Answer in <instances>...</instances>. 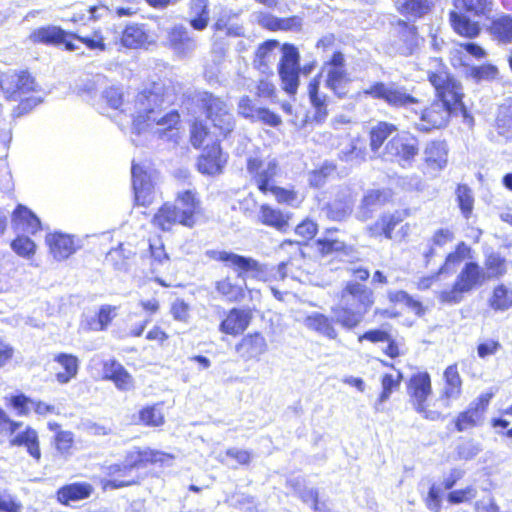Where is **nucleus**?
<instances>
[{"label": "nucleus", "mask_w": 512, "mask_h": 512, "mask_svg": "<svg viewBox=\"0 0 512 512\" xmlns=\"http://www.w3.org/2000/svg\"><path fill=\"white\" fill-rule=\"evenodd\" d=\"M168 42L174 53L181 57H191L197 49V41L183 25H175L168 33Z\"/></svg>", "instance_id": "nucleus-15"}, {"label": "nucleus", "mask_w": 512, "mask_h": 512, "mask_svg": "<svg viewBox=\"0 0 512 512\" xmlns=\"http://www.w3.org/2000/svg\"><path fill=\"white\" fill-rule=\"evenodd\" d=\"M173 456L161 451L152 449H133L129 451L125 457L124 463L132 471L136 467L146 466L148 463L161 465H170Z\"/></svg>", "instance_id": "nucleus-16"}, {"label": "nucleus", "mask_w": 512, "mask_h": 512, "mask_svg": "<svg viewBox=\"0 0 512 512\" xmlns=\"http://www.w3.org/2000/svg\"><path fill=\"white\" fill-rule=\"evenodd\" d=\"M482 451L479 443L472 440L466 441L457 447V456L461 460H471Z\"/></svg>", "instance_id": "nucleus-62"}, {"label": "nucleus", "mask_w": 512, "mask_h": 512, "mask_svg": "<svg viewBox=\"0 0 512 512\" xmlns=\"http://www.w3.org/2000/svg\"><path fill=\"white\" fill-rule=\"evenodd\" d=\"M455 195L463 217L469 219L474 208V196L471 188L465 184L458 185Z\"/></svg>", "instance_id": "nucleus-49"}, {"label": "nucleus", "mask_w": 512, "mask_h": 512, "mask_svg": "<svg viewBox=\"0 0 512 512\" xmlns=\"http://www.w3.org/2000/svg\"><path fill=\"white\" fill-rule=\"evenodd\" d=\"M0 88L7 99L18 101V109L27 112L41 102L40 97L25 98L30 92H37L39 85L35 78L27 71L8 70L0 75Z\"/></svg>", "instance_id": "nucleus-4"}, {"label": "nucleus", "mask_w": 512, "mask_h": 512, "mask_svg": "<svg viewBox=\"0 0 512 512\" xmlns=\"http://www.w3.org/2000/svg\"><path fill=\"white\" fill-rule=\"evenodd\" d=\"M424 158L429 167L442 170L448 162V150L445 142H429L424 150Z\"/></svg>", "instance_id": "nucleus-35"}, {"label": "nucleus", "mask_w": 512, "mask_h": 512, "mask_svg": "<svg viewBox=\"0 0 512 512\" xmlns=\"http://www.w3.org/2000/svg\"><path fill=\"white\" fill-rule=\"evenodd\" d=\"M68 34L59 27L48 26L34 30L30 35L33 43L60 44Z\"/></svg>", "instance_id": "nucleus-41"}, {"label": "nucleus", "mask_w": 512, "mask_h": 512, "mask_svg": "<svg viewBox=\"0 0 512 512\" xmlns=\"http://www.w3.org/2000/svg\"><path fill=\"white\" fill-rule=\"evenodd\" d=\"M418 140L409 133L394 136L385 147L387 159L399 162L403 167L410 165L418 154Z\"/></svg>", "instance_id": "nucleus-12"}, {"label": "nucleus", "mask_w": 512, "mask_h": 512, "mask_svg": "<svg viewBox=\"0 0 512 512\" xmlns=\"http://www.w3.org/2000/svg\"><path fill=\"white\" fill-rule=\"evenodd\" d=\"M322 73L325 74V86L337 97L347 95L350 77L345 68V58L341 52H335L331 59L324 63Z\"/></svg>", "instance_id": "nucleus-10"}, {"label": "nucleus", "mask_w": 512, "mask_h": 512, "mask_svg": "<svg viewBox=\"0 0 512 512\" xmlns=\"http://www.w3.org/2000/svg\"><path fill=\"white\" fill-rule=\"evenodd\" d=\"M334 231L327 230L324 237L317 240L319 252L324 255H332L334 253L348 254L349 247L341 240L334 238Z\"/></svg>", "instance_id": "nucleus-47"}, {"label": "nucleus", "mask_w": 512, "mask_h": 512, "mask_svg": "<svg viewBox=\"0 0 512 512\" xmlns=\"http://www.w3.org/2000/svg\"><path fill=\"white\" fill-rule=\"evenodd\" d=\"M407 392L411 403L416 411H423V404L426 403L431 394V379L428 373L420 372L413 375L409 381Z\"/></svg>", "instance_id": "nucleus-18"}, {"label": "nucleus", "mask_w": 512, "mask_h": 512, "mask_svg": "<svg viewBox=\"0 0 512 512\" xmlns=\"http://www.w3.org/2000/svg\"><path fill=\"white\" fill-rule=\"evenodd\" d=\"M247 172L257 184L258 189L266 194L275 177L280 173L279 163L274 157L264 156L261 152H255L248 156L246 161Z\"/></svg>", "instance_id": "nucleus-8"}, {"label": "nucleus", "mask_w": 512, "mask_h": 512, "mask_svg": "<svg viewBox=\"0 0 512 512\" xmlns=\"http://www.w3.org/2000/svg\"><path fill=\"white\" fill-rule=\"evenodd\" d=\"M490 33L500 42H512V16L503 14L493 19L490 26Z\"/></svg>", "instance_id": "nucleus-45"}, {"label": "nucleus", "mask_w": 512, "mask_h": 512, "mask_svg": "<svg viewBox=\"0 0 512 512\" xmlns=\"http://www.w3.org/2000/svg\"><path fill=\"white\" fill-rule=\"evenodd\" d=\"M10 446L25 447L27 452L36 460L41 457L38 434L36 430L27 426L24 430L18 429L9 435Z\"/></svg>", "instance_id": "nucleus-29"}, {"label": "nucleus", "mask_w": 512, "mask_h": 512, "mask_svg": "<svg viewBox=\"0 0 512 512\" xmlns=\"http://www.w3.org/2000/svg\"><path fill=\"white\" fill-rule=\"evenodd\" d=\"M488 277H498L505 273V262L498 254L491 253L486 258Z\"/></svg>", "instance_id": "nucleus-61"}, {"label": "nucleus", "mask_w": 512, "mask_h": 512, "mask_svg": "<svg viewBox=\"0 0 512 512\" xmlns=\"http://www.w3.org/2000/svg\"><path fill=\"white\" fill-rule=\"evenodd\" d=\"M215 288L219 294L229 301H239L244 297V290L241 286L233 284L229 278L216 282Z\"/></svg>", "instance_id": "nucleus-53"}, {"label": "nucleus", "mask_w": 512, "mask_h": 512, "mask_svg": "<svg viewBox=\"0 0 512 512\" xmlns=\"http://www.w3.org/2000/svg\"><path fill=\"white\" fill-rule=\"evenodd\" d=\"M94 491L93 486L87 482H75L58 489L57 499L62 504L80 501L89 498Z\"/></svg>", "instance_id": "nucleus-31"}, {"label": "nucleus", "mask_w": 512, "mask_h": 512, "mask_svg": "<svg viewBox=\"0 0 512 512\" xmlns=\"http://www.w3.org/2000/svg\"><path fill=\"white\" fill-rule=\"evenodd\" d=\"M282 58L279 64V75L284 90L293 95L299 86V52L291 44H284L282 47Z\"/></svg>", "instance_id": "nucleus-11"}, {"label": "nucleus", "mask_w": 512, "mask_h": 512, "mask_svg": "<svg viewBox=\"0 0 512 512\" xmlns=\"http://www.w3.org/2000/svg\"><path fill=\"white\" fill-rule=\"evenodd\" d=\"M102 99L108 107L129 115L133 132L138 135L149 132L162 137L166 131L175 128L180 120L177 111H164L163 106L170 105L173 98L160 83H153L143 89L134 97L133 102L124 101L122 91L114 86L103 91Z\"/></svg>", "instance_id": "nucleus-1"}, {"label": "nucleus", "mask_w": 512, "mask_h": 512, "mask_svg": "<svg viewBox=\"0 0 512 512\" xmlns=\"http://www.w3.org/2000/svg\"><path fill=\"white\" fill-rule=\"evenodd\" d=\"M470 253L471 249L468 245L464 242L459 243L455 251L447 255L445 263L439 269V273L447 272L465 259L471 258Z\"/></svg>", "instance_id": "nucleus-51"}, {"label": "nucleus", "mask_w": 512, "mask_h": 512, "mask_svg": "<svg viewBox=\"0 0 512 512\" xmlns=\"http://www.w3.org/2000/svg\"><path fill=\"white\" fill-rule=\"evenodd\" d=\"M432 63L439 67L435 72H428L429 81L436 90L437 98L442 99L443 94L445 93L449 94V92H457V101H462L463 93L461 85L454 79L450 78L443 70L439 59H432Z\"/></svg>", "instance_id": "nucleus-17"}, {"label": "nucleus", "mask_w": 512, "mask_h": 512, "mask_svg": "<svg viewBox=\"0 0 512 512\" xmlns=\"http://www.w3.org/2000/svg\"><path fill=\"white\" fill-rule=\"evenodd\" d=\"M12 250L20 257L30 259L36 252V244L29 237L18 235L11 242Z\"/></svg>", "instance_id": "nucleus-54"}, {"label": "nucleus", "mask_w": 512, "mask_h": 512, "mask_svg": "<svg viewBox=\"0 0 512 512\" xmlns=\"http://www.w3.org/2000/svg\"><path fill=\"white\" fill-rule=\"evenodd\" d=\"M149 35L142 25L134 24L125 28L122 33L121 42L128 48H139L149 42Z\"/></svg>", "instance_id": "nucleus-44"}, {"label": "nucleus", "mask_w": 512, "mask_h": 512, "mask_svg": "<svg viewBox=\"0 0 512 512\" xmlns=\"http://www.w3.org/2000/svg\"><path fill=\"white\" fill-rule=\"evenodd\" d=\"M366 96L385 101L393 107L413 108L418 100L396 83L375 82L362 92Z\"/></svg>", "instance_id": "nucleus-9"}, {"label": "nucleus", "mask_w": 512, "mask_h": 512, "mask_svg": "<svg viewBox=\"0 0 512 512\" xmlns=\"http://www.w3.org/2000/svg\"><path fill=\"white\" fill-rule=\"evenodd\" d=\"M320 82L318 78H314L308 85V94L310 103L314 109V120L318 123H322L328 116V97L324 93L319 91Z\"/></svg>", "instance_id": "nucleus-33"}, {"label": "nucleus", "mask_w": 512, "mask_h": 512, "mask_svg": "<svg viewBox=\"0 0 512 512\" xmlns=\"http://www.w3.org/2000/svg\"><path fill=\"white\" fill-rule=\"evenodd\" d=\"M491 308L497 311H505L512 307V291L504 285L494 288L489 300Z\"/></svg>", "instance_id": "nucleus-50"}, {"label": "nucleus", "mask_w": 512, "mask_h": 512, "mask_svg": "<svg viewBox=\"0 0 512 512\" xmlns=\"http://www.w3.org/2000/svg\"><path fill=\"white\" fill-rule=\"evenodd\" d=\"M268 350L265 337L260 333L244 336L236 345V351L244 360L259 359Z\"/></svg>", "instance_id": "nucleus-23"}, {"label": "nucleus", "mask_w": 512, "mask_h": 512, "mask_svg": "<svg viewBox=\"0 0 512 512\" xmlns=\"http://www.w3.org/2000/svg\"><path fill=\"white\" fill-rule=\"evenodd\" d=\"M480 418L481 416L479 415L477 409H472L470 407L468 410L461 412L458 415L456 420V429L459 432H462L471 427H474Z\"/></svg>", "instance_id": "nucleus-58"}, {"label": "nucleus", "mask_w": 512, "mask_h": 512, "mask_svg": "<svg viewBox=\"0 0 512 512\" xmlns=\"http://www.w3.org/2000/svg\"><path fill=\"white\" fill-rule=\"evenodd\" d=\"M450 22L457 34L467 38H475L481 31L477 21L471 20L467 15L461 12L451 11Z\"/></svg>", "instance_id": "nucleus-37"}, {"label": "nucleus", "mask_w": 512, "mask_h": 512, "mask_svg": "<svg viewBox=\"0 0 512 512\" xmlns=\"http://www.w3.org/2000/svg\"><path fill=\"white\" fill-rule=\"evenodd\" d=\"M290 214L269 205H262L259 211V220L263 225L278 231H286L289 227Z\"/></svg>", "instance_id": "nucleus-34"}, {"label": "nucleus", "mask_w": 512, "mask_h": 512, "mask_svg": "<svg viewBox=\"0 0 512 512\" xmlns=\"http://www.w3.org/2000/svg\"><path fill=\"white\" fill-rule=\"evenodd\" d=\"M405 216V213L399 211L382 215L373 225L369 226L370 235L373 237L384 235L390 240L403 239L409 232V225H402L396 232L395 228L403 222Z\"/></svg>", "instance_id": "nucleus-13"}, {"label": "nucleus", "mask_w": 512, "mask_h": 512, "mask_svg": "<svg viewBox=\"0 0 512 512\" xmlns=\"http://www.w3.org/2000/svg\"><path fill=\"white\" fill-rule=\"evenodd\" d=\"M402 375L398 373L396 376L392 374H385L382 378V393L380 394L378 400L375 403V410L382 411V404L385 403L389 398L393 391V389L397 388L400 384Z\"/></svg>", "instance_id": "nucleus-52"}, {"label": "nucleus", "mask_w": 512, "mask_h": 512, "mask_svg": "<svg viewBox=\"0 0 512 512\" xmlns=\"http://www.w3.org/2000/svg\"><path fill=\"white\" fill-rule=\"evenodd\" d=\"M278 45L279 43L277 41L269 40L257 49L254 63L263 73L270 71L271 64L276 60L275 50Z\"/></svg>", "instance_id": "nucleus-42"}, {"label": "nucleus", "mask_w": 512, "mask_h": 512, "mask_svg": "<svg viewBox=\"0 0 512 512\" xmlns=\"http://www.w3.org/2000/svg\"><path fill=\"white\" fill-rule=\"evenodd\" d=\"M131 173L136 203L141 206L149 205L153 199V184L150 176L137 164L132 165Z\"/></svg>", "instance_id": "nucleus-21"}, {"label": "nucleus", "mask_w": 512, "mask_h": 512, "mask_svg": "<svg viewBox=\"0 0 512 512\" xmlns=\"http://www.w3.org/2000/svg\"><path fill=\"white\" fill-rule=\"evenodd\" d=\"M71 36L84 43L90 50L104 51L106 48L104 37L100 30H94L89 34H84L82 31H78L75 34H71Z\"/></svg>", "instance_id": "nucleus-56"}, {"label": "nucleus", "mask_w": 512, "mask_h": 512, "mask_svg": "<svg viewBox=\"0 0 512 512\" xmlns=\"http://www.w3.org/2000/svg\"><path fill=\"white\" fill-rule=\"evenodd\" d=\"M457 92L443 94V98H437L429 106L421 109L412 108L415 127L420 131L428 132L432 129L445 127L452 113L464 110L462 101H457Z\"/></svg>", "instance_id": "nucleus-3"}, {"label": "nucleus", "mask_w": 512, "mask_h": 512, "mask_svg": "<svg viewBox=\"0 0 512 512\" xmlns=\"http://www.w3.org/2000/svg\"><path fill=\"white\" fill-rule=\"evenodd\" d=\"M477 496V488L474 485H469L465 488L452 490L447 494V501L450 504L457 505L461 503H468L475 499Z\"/></svg>", "instance_id": "nucleus-57"}, {"label": "nucleus", "mask_w": 512, "mask_h": 512, "mask_svg": "<svg viewBox=\"0 0 512 512\" xmlns=\"http://www.w3.org/2000/svg\"><path fill=\"white\" fill-rule=\"evenodd\" d=\"M392 25L399 38L396 42L397 52L404 56L412 55L419 44L416 27L401 19H396Z\"/></svg>", "instance_id": "nucleus-19"}, {"label": "nucleus", "mask_w": 512, "mask_h": 512, "mask_svg": "<svg viewBox=\"0 0 512 512\" xmlns=\"http://www.w3.org/2000/svg\"><path fill=\"white\" fill-rule=\"evenodd\" d=\"M430 0H397V10L407 16L420 18L426 15L431 9Z\"/></svg>", "instance_id": "nucleus-46"}, {"label": "nucleus", "mask_w": 512, "mask_h": 512, "mask_svg": "<svg viewBox=\"0 0 512 512\" xmlns=\"http://www.w3.org/2000/svg\"><path fill=\"white\" fill-rule=\"evenodd\" d=\"M227 159L223 155L220 145L214 142L211 146L207 145L198 159V170L202 174L215 175L222 171Z\"/></svg>", "instance_id": "nucleus-20"}, {"label": "nucleus", "mask_w": 512, "mask_h": 512, "mask_svg": "<svg viewBox=\"0 0 512 512\" xmlns=\"http://www.w3.org/2000/svg\"><path fill=\"white\" fill-rule=\"evenodd\" d=\"M12 226L17 232L33 235L40 230L41 222L27 207L18 205L12 215Z\"/></svg>", "instance_id": "nucleus-30"}, {"label": "nucleus", "mask_w": 512, "mask_h": 512, "mask_svg": "<svg viewBox=\"0 0 512 512\" xmlns=\"http://www.w3.org/2000/svg\"><path fill=\"white\" fill-rule=\"evenodd\" d=\"M354 200L350 194H344L342 197H339L328 203L323 211L327 218L334 221H341L347 218L352 213Z\"/></svg>", "instance_id": "nucleus-40"}, {"label": "nucleus", "mask_w": 512, "mask_h": 512, "mask_svg": "<svg viewBox=\"0 0 512 512\" xmlns=\"http://www.w3.org/2000/svg\"><path fill=\"white\" fill-rule=\"evenodd\" d=\"M192 101L205 110L207 118L219 130L220 135L226 136L235 127L234 116L227 103L221 98L207 91H197Z\"/></svg>", "instance_id": "nucleus-7"}, {"label": "nucleus", "mask_w": 512, "mask_h": 512, "mask_svg": "<svg viewBox=\"0 0 512 512\" xmlns=\"http://www.w3.org/2000/svg\"><path fill=\"white\" fill-rule=\"evenodd\" d=\"M174 320L187 323L190 317V307L182 299H176L170 309Z\"/></svg>", "instance_id": "nucleus-64"}, {"label": "nucleus", "mask_w": 512, "mask_h": 512, "mask_svg": "<svg viewBox=\"0 0 512 512\" xmlns=\"http://www.w3.org/2000/svg\"><path fill=\"white\" fill-rule=\"evenodd\" d=\"M115 316L116 307L111 305H103L96 315V319H94L92 323L89 324V329L94 331L105 330Z\"/></svg>", "instance_id": "nucleus-55"}, {"label": "nucleus", "mask_w": 512, "mask_h": 512, "mask_svg": "<svg viewBox=\"0 0 512 512\" xmlns=\"http://www.w3.org/2000/svg\"><path fill=\"white\" fill-rule=\"evenodd\" d=\"M498 70L491 64H485L481 66H473L470 69V76L477 81L481 80H492L496 78Z\"/></svg>", "instance_id": "nucleus-63"}, {"label": "nucleus", "mask_w": 512, "mask_h": 512, "mask_svg": "<svg viewBox=\"0 0 512 512\" xmlns=\"http://www.w3.org/2000/svg\"><path fill=\"white\" fill-rule=\"evenodd\" d=\"M45 241L49 247L50 254L57 261L69 258L81 247L79 239L62 232L47 234Z\"/></svg>", "instance_id": "nucleus-14"}, {"label": "nucleus", "mask_w": 512, "mask_h": 512, "mask_svg": "<svg viewBox=\"0 0 512 512\" xmlns=\"http://www.w3.org/2000/svg\"><path fill=\"white\" fill-rule=\"evenodd\" d=\"M374 304L373 291L357 282H347L340 293L339 303L331 307L334 320L341 327H357Z\"/></svg>", "instance_id": "nucleus-2"}, {"label": "nucleus", "mask_w": 512, "mask_h": 512, "mask_svg": "<svg viewBox=\"0 0 512 512\" xmlns=\"http://www.w3.org/2000/svg\"><path fill=\"white\" fill-rule=\"evenodd\" d=\"M54 362L59 365L55 378L60 384H67L76 377L79 370V360L76 356L67 353L55 355Z\"/></svg>", "instance_id": "nucleus-32"}, {"label": "nucleus", "mask_w": 512, "mask_h": 512, "mask_svg": "<svg viewBox=\"0 0 512 512\" xmlns=\"http://www.w3.org/2000/svg\"><path fill=\"white\" fill-rule=\"evenodd\" d=\"M206 255L213 260L227 263L247 276L261 281H268L271 278L283 280L286 277L287 264L282 262L277 268H269L267 265L260 264L258 261L244 257L232 252L208 250Z\"/></svg>", "instance_id": "nucleus-5"}, {"label": "nucleus", "mask_w": 512, "mask_h": 512, "mask_svg": "<svg viewBox=\"0 0 512 512\" xmlns=\"http://www.w3.org/2000/svg\"><path fill=\"white\" fill-rule=\"evenodd\" d=\"M140 420L149 426H160L164 423V416L159 407H146L140 411Z\"/></svg>", "instance_id": "nucleus-59"}, {"label": "nucleus", "mask_w": 512, "mask_h": 512, "mask_svg": "<svg viewBox=\"0 0 512 512\" xmlns=\"http://www.w3.org/2000/svg\"><path fill=\"white\" fill-rule=\"evenodd\" d=\"M445 385L442 392L445 407H449L450 400L459 398L461 394L462 381L456 365H450L444 371Z\"/></svg>", "instance_id": "nucleus-36"}, {"label": "nucleus", "mask_w": 512, "mask_h": 512, "mask_svg": "<svg viewBox=\"0 0 512 512\" xmlns=\"http://www.w3.org/2000/svg\"><path fill=\"white\" fill-rule=\"evenodd\" d=\"M209 1L191 0L189 4V22L193 29L202 31L209 23Z\"/></svg>", "instance_id": "nucleus-39"}, {"label": "nucleus", "mask_w": 512, "mask_h": 512, "mask_svg": "<svg viewBox=\"0 0 512 512\" xmlns=\"http://www.w3.org/2000/svg\"><path fill=\"white\" fill-rule=\"evenodd\" d=\"M392 197V193L388 189L383 190H370L363 197L360 206L356 211V218L361 221L368 220L372 213L388 202Z\"/></svg>", "instance_id": "nucleus-22"}, {"label": "nucleus", "mask_w": 512, "mask_h": 512, "mask_svg": "<svg viewBox=\"0 0 512 512\" xmlns=\"http://www.w3.org/2000/svg\"><path fill=\"white\" fill-rule=\"evenodd\" d=\"M251 312L245 309L233 308L219 325V330L228 335H239L249 326Z\"/></svg>", "instance_id": "nucleus-24"}, {"label": "nucleus", "mask_w": 512, "mask_h": 512, "mask_svg": "<svg viewBox=\"0 0 512 512\" xmlns=\"http://www.w3.org/2000/svg\"><path fill=\"white\" fill-rule=\"evenodd\" d=\"M333 321H335L334 318L330 319L322 313L312 312L304 317L302 323L308 330L330 340H335L338 337V332L333 325Z\"/></svg>", "instance_id": "nucleus-28"}, {"label": "nucleus", "mask_w": 512, "mask_h": 512, "mask_svg": "<svg viewBox=\"0 0 512 512\" xmlns=\"http://www.w3.org/2000/svg\"><path fill=\"white\" fill-rule=\"evenodd\" d=\"M177 210L181 214V224L187 227H193L195 224V214L199 211V200L192 190H186L178 194L176 199Z\"/></svg>", "instance_id": "nucleus-27"}, {"label": "nucleus", "mask_w": 512, "mask_h": 512, "mask_svg": "<svg viewBox=\"0 0 512 512\" xmlns=\"http://www.w3.org/2000/svg\"><path fill=\"white\" fill-rule=\"evenodd\" d=\"M454 5L473 17L488 19L493 12L494 0H454Z\"/></svg>", "instance_id": "nucleus-38"}, {"label": "nucleus", "mask_w": 512, "mask_h": 512, "mask_svg": "<svg viewBox=\"0 0 512 512\" xmlns=\"http://www.w3.org/2000/svg\"><path fill=\"white\" fill-rule=\"evenodd\" d=\"M10 404L15 410H17L18 415L20 416H27L31 411H34L40 416L56 413V407L54 405L31 399L24 394L12 396Z\"/></svg>", "instance_id": "nucleus-25"}, {"label": "nucleus", "mask_w": 512, "mask_h": 512, "mask_svg": "<svg viewBox=\"0 0 512 512\" xmlns=\"http://www.w3.org/2000/svg\"><path fill=\"white\" fill-rule=\"evenodd\" d=\"M105 379L113 381L117 389L130 391L134 388V379L123 365L115 360H108L103 365Z\"/></svg>", "instance_id": "nucleus-26"}, {"label": "nucleus", "mask_w": 512, "mask_h": 512, "mask_svg": "<svg viewBox=\"0 0 512 512\" xmlns=\"http://www.w3.org/2000/svg\"><path fill=\"white\" fill-rule=\"evenodd\" d=\"M396 131V126L387 122H379L370 132V146L373 152H377L384 141Z\"/></svg>", "instance_id": "nucleus-48"}, {"label": "nucleus", "mask_w": 512, "mask_h": 512, "mask_svg": "<svg viewBox=\"0 0 512 512\" xmlns=\"http://www.w3.org/2000/svg\"><path fill=\"white\" fill-rule=\"evenodd\" d=\"M339 156L345 162L357 164L364 161L365 152L361 147L351 142L340 151Z\"/></svg>", "instance_id": "nucleus-60"}, {"label": "nucleus", "mask_w": 512, "mask_h": 512, "mask_svg": "<svg viewBox=\"0 0 512 512\" xmlns=\"http://www.w3.org/2000/svg\"><path fill=\"white\" fill-rule=\"evenodd\" d=\"M486 278L485 271L476 262H466L457 274L452 287L437 292L436 297L443 304H459L463 301L465 294L482 286Z\"/></svg>", "instance_id": "nucleus-6"}, {"label": "nucleus", "mask_w": 512, "mask_h": 512, "mask_svg": "<svg viewBox=\"0 0 512 512\" xmlns=\"http://www.w3.org/2000/svg\"><path fill=\"white\" fill-rule=\"evenodd\" d=\"M153 223L163 231L170 230L174 224H181V214L177 210V207L164 204L155 214Z\"/></svg>", "instance_id": "nucleus-43"}]
</instances>
